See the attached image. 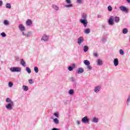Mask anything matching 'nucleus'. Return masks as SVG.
I'll use <instances>...</instances> for the list:
<instances>
[{"instance_id":"nucleus-1","label":"nucleus","mask_w":130,"mask_h":130,"mask_svg":"<svg viewBox=\"0 0 130 130\" xmlns=\"http://www.w3.org/2000/svg\"><path fill=\"white\" fill-rule=\"evenodd\" d=\"M6 102L8 103L6 105L7 109H8V110H12L13 107H14V102L9 98L6 99Z\"/></svg>"},{"instance_id":"nucleus-2","label":"nucleus","mask_w":130,"mask_h":130,"mask_svg":"<svg viewBox=\"0 0 130 130\" xmlns=\"http://www.w3.org/2000/svg\"><path fill=\"white\" fill-rule=\"evenodd\" d=\"M11 72H12V73L17 72L19 73V72H21V68L19 67H13L10 68Z\"/></svg>"},{"instance_id":"nucleus-3","label":"nucleus","mask_w":130,"mask_h":130,"mask_svg":"<svg viewBox=\"0 0 130 130\" xmlns=\"http://www.w3.org/2000/svg\"><path fill=\"white\" fill-rule=\"evenodd\" d=\"M80 23L83 24L84 27H86L88 25V21L87 19H80Z\"/></svg>"},{"instance_id":"nucleus-4","label":"nucleus","mask_w":130,"mask_h":130,"mask_svg":"<svg viewBox=\"0 0 130 130\" xmlns=\"http://www.w3.org/2000/svg\"><path fill=\"white\" fill-rule=\"evenodd\" d=\"M81 121L83 123H89V118H88V116H85L84 117H83Z\"/></svg>"},{"instance_id":"nucleus-5","label":"nucleus","mask_w":130,"mask_h":130,"mask_svg":"<svg viewBox=\"0 0 130 130\" xmlns=\"http://www.w3.org/2000/svg\"><path fill=\"white\" fill-rule=\"evenodd\" d=\"M84 42V38L83 37H80L78 39V44L79 45H81L82 43Z\"/></svg>"},{"instance_id":"nucleus-6","label":"nucleus","mask_w":130,"mask_h":130,"mask_svg":"<svg viewBox=\"0 0 130 130\" xmlns=\"http://www.w3.org/2000/svg\"><path fill=\"white\" fill-rule=\"evenodd\" d=\"M119 9L121 11H122V12H125V13H127L128 12V10L127 8H126V7H124V6H120L119 7Z\"/></svg>"},{"instance_id":"nucleus-7","label":"nucleus","mask_w":130,"mask_h":130,"mask_svg":"<svg viewBox=\"0 0 130 130\" xmlns=\"http://www.w3.org/2000/svg\"><path fill=\"white\" fill-rule=\"evenodd\" d=\"M113 19H114V17L113 16H111L110 17L109 20V25H113V24H114Z\"/></svg>"},{"instance_id":"nucleus-8","label":"nucleus","mask_w":130,"mask_h":130,"mask_svg":"<svg viewBox=\"0 0 130 130\" xmlns=\"http://www.w3.org/2000/svg\"><path fill=\"white\" fill-rule=\"evenodd\" d=\"M101 89V87L100 86H97L94 88V91L95 93H98V92H99V91H100Z\"/></svg>"},{"instance_id":"nucleus-9","label":"nucleus","mask_w":130,"mask_h":130,"mask_svg":"<svg viewBox=\"0 0 130 130\" xmlns=\"http://www.w3.org/2000/svg\"><path fill=\"white\" fill-rule=\"evenodd\" d=\"M49 38L48 36L44 35L42 38L41 40H43L44 41H48Z\"/></svg>"},{"instance_id":"nucleus-10","label":"nucleus","mask_w":130,"mask_h":130,"mask_svg":"<svg viewBox=\"0 0 130 130\" xmlns=\"http://www.w3.org/2000/svg\"><path fill=\"white\" fill-rule=\"evenodd\" d=\"M114 64L115 67H117L118 66V59L117 58L114 59Z\"/></svg>"},{"instance_id":"nucleus-11","label":"nucleus","mask_w":130,"mask_h":130,"mask_svg":"<svg viewBox=\"0 0 130 130\" xmlns=\"http://www.w3.org/2000/svg\"><path fill=\"white\" fill-rule=\"evenodd\" d=\"M32 23V20L31 19H28L26 22L27 26H31Z\"/></svg>"},{"instance_id":"nucleus-12","label":"nucleus","mask_w":130,"mask_h":130,"mask_svg":"<svg viewBox=\"0 0 130 130\" xmlns=\"http://www.w3.org/2000/svg\"><path fill=\"white\" fill-rule=\"evenodd\" d=\"M96 62L98 63V66H102L103 62H102V60L99 59L97 60Z\"/></svg>"},{"instance_id":"nucleus-13","label":"nucleus","mask_w":130,"mask_h":130,"mask_svg":"<svg viewBox=\"0 0 130 130\" xmlns=\"http://www.w3.org/2000/svg\"><path fill=\"white\" fill-rule=\"evenodd\" d=\"M77 73L78 74H82V73H84V69L82 68H79Z\"/></svg>"},{"instance_id":"nucleus-14","label":"nucleus","mask_w":130,"mask_h":130,"mask_svg":"<svg viewBox=\"0 0 130 130\" xmlns=\"http://www.w3.org/2000/svg\"><path fill=\"white\" fill-rule=\"evenodd\" d=\"M114 20L115 23H119L120 19H119V17L116 16V17L114 18Z\"/></svg>"},{"instance_id":"nucleus-15","label":"nucleus","mask_w":130,"mask_h":130,"mask_svg":"<svg viewBox=\"0 0 130 130\" xmlns=\"http://www.w3.org/2000/svg\"><path fill=\"white\" fill-rule=\"evenodd\" d=\"M20 63L22 67H26V62L23 59H21Z\"/></svg>"},{"instance_id":"nucleus-16","label":"nucleus","mask_w":130,"mask_h":130,"mask_svg":"<svg viewBox=\"0 0 130 130\" xmlns=\"http://www.w3.org/2000/svg\"><path fill=\"white\" fill-rule=\"evenodd\" d=\"M19 29L21 31H25V27L22 24L19 25Z\"/></svg>"},{"instance_id":"nucleus-17","label":"nucleus","mask_w":130,"mask_h":130,"mask_svg":"<svg viewBox=\"0 0 130 130\" xmlns=\"http://www.w3.org/2000/svg\"><path fill=\"white\" fill-rule=\"evenodd\" d=\"M91 32V30L90 28H86L85 30H84V33L85 34H89Z\"/></svg>"},{"instance_id":"nucleus-18","label":"nucleus","mask_w":130,"mask_h":130,"mask_svg":"<svg viewBox=\"0 0 130 130\" xmlns=\"http://www.w3.org/2000/svg\"><path fill=\"white\" fill-rule=\"evenodd\" d=\"M91 121L92 122H98V121H99V119L98 118H96V117H94L92 119V120H91Z\"/></svg>"},{"instance_id":"nucleus-19","label":"nucleus","mask_w":130,"mask_h":130,"mask_svg":"<svg viewBox=\"0 0 130 130\" xmlns=\"http://www.w3.org/2000/svg\"><path fill=\"white\" fill-rule=\"evenodd\" d=\"M84 63L85 66H90V62L88 60H85L84 61Z\"/></svg>"},{"instance_id":"nucleus-20","label":"nucleus","mask_w":130,"mask_h":130,"mask_svg":"<svg viewBox=\"0 0 130 130\" xmlns=\"http://www.w3.org/2000/svg\"><path fill=\"white\" fill-rule=\"evenodd\" d=\"M53 121L55 124H58L59 123V120H58L57 118H54Z\"/></svg>"},{"instance_id":"nucleus-21","label":"nucleus","mask_w":130,"mask_h":130,"mask_svg":"<svg viewBox=\"0 0 130 130\" xmlns=\"http://www.w3.org/2000/svg\"><path fill=\"white\" fill-rule=\"evenodd\" d=\"M81 17H82V19H87V14L86 13H83Z\"/></svg>"},{"instance_id":"nucleus-22","label":"nucleus","mask_w":130,"mask_h":130,"mask_svg":"<svg viewBox=\"0 0 130 130\" xmlns=\"http://www.w3.org/2000/svg\"><path fill=\"white\" fill-rule=\"evenodd\" d=\"M83 50H84V52H87V51H88V50H89V47H88V46H84Z\"/></svg>"},{"instance_id":"nucleus-23","label":"nucleus","mask_w":130,"mask_h":130,"mask_svg":"<svg viewBox=\"0 0 130 130\" xmlns=\"http://www.w3.org/2000/svg\"><path fill=\"white\" fill-rule=\"evenodd\" d=\"M6 7L7 9H11L12 8V6H11V4H10V3L6 4Z\"/></svg>"},{"instance_id":"nucleus-24","label":"nucleus","mask_w":130,"mask_h":130,"mask_svg":"<svg viewBox=\"0 0 130 130\" xmlns=\"http://www.w3.org/2000/svg\"><path fill=\"white\" fill-rule=\"evenodd\" d=\"M4 25H6V26H9V25H10V23L9 22V21L8 20H4Z\"/></svg>"},{"instance_id":"nucleus-25","label":"nucleus","mask_w":130,"mask_h":130,"mask_svg":"<svg viewBox=\"0 0 130 130\" xmlns=\"http://www.w3.org/2000/svg\"><path fill=\"white\" fill-rule=\"evenodd\" d=\"M122 32H123V34H126L128 32V30L126 28H123V30H122Z\"/></svg>"},{"instance_id":"nucleus-26","label":"nucleus","mask_w":130,"mask_h":130,"mask_svg":"<svg viewBox=\"0 0 130 130\" xmlns=\"http://www.w3.org/2000/svg\"><path fill=\"white\" fill-rule=\"evenodd\" d=\"M26 71L28 73V74H31V69L28 67L26 68Z\"/></svg>"},{"instance_id":"nucleus-27","label":"nucleus","mask_w":130,"mask_h":130,"mask_svg":"<svg viewBox=\"0 0 130 130\" xmlns=\"http://www.w3.org/2000/svg\"><path fill=\"white\" fill-rule=\"evenodd\" d=\"M52 8L53 9H54V10H55V11H58V7L55 6V5H53L52 6Z\"/></svg>"},{"instance_id":"nucleus-28","label":"nucleus","mask_w":130,"mask_h":130,"mask_svg":"<svg viewBox=\"0 0 130 130\" xmlns=\"http://www.w3.org/2000/svg\"><path fill=\"white\" fill-rule=\"evenodd\" d=\"M23 89L24 91H28V86L23 85Z\"/></svg>"},{"instance_id":"nucleus-29","label":"nucleus","mask_w":130,"mask_h":130,"mask_svg":"<svg viewBox=\"0 0 130 130\" xmlns=\"http://www.w3.org/2000/svg\"><path fill=\"white\" fill-rule=\"evenodd\" d=\"M119 52H120V54H121V55H123V54H124V51H123V50H122L121 49H120Z\"/></svg>"},{"instance_id":"nucleus-30","label":"nucleus","mask_w":130,"mask_h":130,"mask_svg":"<svg viewBox=\"0 0 130 130\" xmlns=\"http://www.w3.org/2000/svg\"><path fill=\"white\" fill-rule=\"evenodd\" d=\"M13 85H14V84L13 83V82H9L8 86L10 88H12V87H13Z\"/></svg>"},{"instance_id":"nucleus-31","label":"nucleus","mask_w":130,"mask_h":130,"mask_svg":"<svg viewBox=\"0 0 130 130\" xmlns=\"http://www.w3.org/2000/svg\"><path fill=\"white\" fill-rule=\"evenodd\" d=\"M25 36H26V37H31V36H32V33L29 32L25 35Z\"/></svg>"},{"instance_id":"nucleus-32","label":"nucleus","mask_w":130,"mask_h":130,"mask_svg":"<svg viewBox=\"0 0 130 130\" xmlns=\"http://www.w3.org/2000/svg\"><path fill=\"white\" fill-rule=\"evenodd\" d=\"M69 94H70V95H73V94H74V90L73 89H70L69 91Z\"/></svg>"},{"instance_id":"nucleus-33","label":"nucleus","mask_w":130,"mask_h":130,"mask_svg":"<svg viewBox=\"0 0 130 130\" xmlns=\"http://www.w3.org/2000/svg\"><path fill=\"white\" fill-rule=\"evenodd\" d=\"M34 71H35V73H36L37 74V73H38L39 70H38V68L37 67H35L34 68Z\"/></svg>"},{"instance_id":"nucleus-34","label":"nucleus","mask_w":130,"mask_h":130,"mask_svg":"<svg viewBox=\"0 0 130 130\" xmlns=\"http://www.w3.org/2000/svg\"><path fill=\"white\" fill-rule=\"evenodd\" d=\"M108 10L109 12H111V11H112V7H111V6H108Z\"/></svg>"},{"instance_id":"nucleus-35","label":"nucleus","mask_w":130,"mask_h":130,"mask_svg":"<svg viewBox=\"0 0 130 130\" xmlns=\"http://www.w3.org/2000/svg\"><path fill=\"white\" fill-rule=\"evenodd\" d=\"M65 7H66V8H71V7H73V5L70 4L69 5H66Z\"/></svg>"},{"instance_id":"nucleus-36","label":"nucleus","mask_w":130,"mask_h":130,"mask_svg":"<svg viewBox=\"0 0 130 130\" xmlns=\"http://www.w3.org/2000/svg\"><path fill=\"white\" fill-rule=\"evenodd\" d=\"M69 71H72L73 70H74V68L73 67H69L68 68Z\"/></svg>"},{"instance_id":"nucleus-37","label":"nucleus","mask_w":130,"mask_h":130,"mask_svg":"<svg viewBox=\"0 0 130 130\" xmlns=\"http://www.w3.org/2000/svg\"><path fill=\"white\" fill-rule=\"evenodd\" d=\"M1 36H2V37H6V36H7V35H6V33L5 32H2L1 33Z\"/></svg>"},{"instance_id":"nucleus-38","label":"nucleus","mask_w":130,"mask_h":130,"mask_svg":"<svg viewBox=\"0 0 130 130\" xmlns=\"http://www.w3.org/2000/svg\"><path fill=\"white\" fill-rule=\"evenodd\" d=\"M28 82H29V84H33V83H34L33 80L32 79H29L28 80Z\"/></svg>"},{"instance_id":"nucleus-39","label":"nucleus","mask_w":130,"mask_h":130,"mask_svg":"<svg viewBox=\"0 0 130 130\" xmlns=\"http://www.w3.org/2000/svg\"><path fill=\"white\" fill-rule=\"evenodd\" d=\"M87 68L88 70H91L92 69V67H91V66H90V65H87Z\"/></svg>"},{"instance_id":"nucleus-40","label":"nucleus","mask_w":130,"mask_h":130,"mask_svg":"<svg viewBox=\"0 0 130 130\" xmlns=\"http://www.w3.org/2000/svg\"><path fill=\"white\" fill-rule=\"evenodd\" d=\"M54 115H55V116H56V117H58V113H55L54 114Z\"/></svg>"},{"instance_id":"nucleus-41","label":"nucleus","mask_w":130,"mask_h":130,"mask_svg":"<svg viewBox=\"0 0 130 130\" xmlns=\"http://www.w3.org/2000/svg\"><path fill=\"white\" fill-rule=\"evenodd\" d=\"M93 55L94 56H95V57H97V56H98V54L97 53H93Z\"/></svg>"},{"instance_id":"nucleus-42","label":"nucleus","mask_w":130,"mask_h":130,"mask_svg":"<svg viewBox=\"0 0 130 130\" xmlns=\"http://www.w3.org/2000/svg\"><path fill=\"white\" fill-rule=\"evenodd\" d=\"M66 3H67V4H71V0H66Z\"/></svg>"},{"instance_id":"nucleus-43","label":"nucleus","mask_w":130,"mask_h":130,"mask_svg":"<svg viewBox=\"0 0 130 130\" xmlns=\"http://www.w3.org/2000/svg\"><path fill=\"white\" fill-rule=\"evenodd\" d=\"M77 3H78V4H81L82 3V0H77Z\"/></svg>"},{"instance_id":"nucleus-44","label":"nucleus","mask_w":130,"mask_h":130,"mask_svg":"<svg viewBox=\"0 0 130 130\" xmlns=\"http://www.w3.org/2000/svg\"><path fill=\"white\" fill-rule=\"evenodd\" d=\"M3 6V1L0 0V7H2Z\"/></svg>"},{"instance_id":"nucleus-45","label":"nucleus","mask_w":130,"mask_h":130,"mask_svg":"<svg viewBox=\"0 0 130 130\" xmlns=\"http://www.w3.org/2000/svg\"><path fill=\"white\" fill-rule=\"evenodd\" d=\"M98 18H102V16L100 15H98Z\"/></svg>"},{"instance_id":"nucleus-46","label":"nucleus","mask_w":130,"mask_h":130,"mask_svg":"<svg viewBox=\"0 0 130 130\" xmlns=\"http://www.w3.org/2000/svg\"><path fill=\"white\" fill-rule=\"evenodd\" d=\"M52 130H59V129L57 128H53Z\"/></svg>"},{"instance_id":"nucleus-47","label":"nucleus","mask_w":130,"mask_h":130,"mask_svg":"<svg viewBox=\"0 0 130 130\" xmlns=\"http://www.w3.org/2000/svg\"><path fill=\"white\" fill-rule=\"evenodd\" d=\"M77 124H80L81 123V122H80L79 121H77Z\"/></svg>"},{"instance_id":"nucleus-48","label":"nucleus","mask_w":130,"mask_h":130,"mask_svg":"<svg viewBox=\"0 0 130 130\" xmlns=\"http://www.w3.org/2000/svg\"><path fill=\"white\" fill-rule=\"evenodd\" d=\"M16 60H19L20 59V58H19V57H16Z\"/></svg>"},{"instance_id":"nucleus-49","label":"nucleus","mask_w":130,"mask_h":130,"mask_svg":"<svg viewBox=\"0 0 130 130\" xmlns=\"http://www.w3.org/2000/svg\"><path fill=\"white\" fill-rule=\"evenodd\" d=\"M126 1L127 2V3H128V4H130V0H126Z\"/></svg>"},{"instance_id":"nucleus-50","label":"nucleus","mask_w":130,"mask_h":130,"mask_svg":"<svg viewBox=\"0 0 130 130\" xmlns=\"http://www.w3.org/2000/svg\"><path fill=\"white\" fill-rule=\"evenodd\" d=\"M22 35H23V36H26V35H25V34L24 33V32H22Z\"/></svg>"},{"instance_id":"nucleus-51","label":"nucleus","mask_w":130,"mask_h":130,"mask_svg":"<svg viewBox=\"0 0 130 130\" xmlns=\"http://www.w3.org/2000/svg\"><path fill=\"white\" fill-rule=\"evenodd\" d=\"M102 27L103 28V29H105V26L102 25Z\"/></svg>"},{"instance_id":"nucleus-52","label":"nucleus","mask_w":130,"mask_h":130,"mask_svg":"<svg viewBox=\"0 0 130 130\" xmlns=\"http://www.w3.org/2000/svg\"><path fill=\"white\" fill-rule=\"evenodd\" d=\"M71 79H72V81H73V80H74V78H72Z\"/></svg>"}]
</instances>
